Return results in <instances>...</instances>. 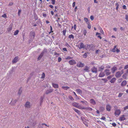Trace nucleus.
Returning a JSON list of instances; mask_svg holds the SVG:
<instances>
[{
  "instance_id": "1",
  "label": "nucleus",
  "mask_w": 128,
  "mask_h": 128,
  "mask_svg": "<svg viewBox=\"0 0 128 128\" xmlns=\"http://www.w3.org/2000/svg\"><path fill=\"white\" fill-rule=\"evenodd\" d=\"M77 46L78 47L79 49L80 50L82 48H84L86 46L84 45L83 43L80 42Z\"/></svg>"
},
{
  "instance_id": "2",
  "label": "nucleus",
  "mask_w": 128,
  "mask_h": 128,
  "mask_svg": "<svg viewBox=\"0 0 128 128\" xmlns=\"http://www.w3.org/2000/svg\"><path fill=\"white\" fill-rule=\"evenodd\" d=\"M94 47V45L92 44H87L86 46V50H90Z\"/></svg>"
},
{
  "instance_id": "3",
  "label": "nucleus",
  "mask_w": 128,
  "mask_h": 128,
  "mask_svg": "<svg viewBox=\"0 0 128 128\" xmlns=\"http://www.w3.org/2000/svg\"><path fill=\"white\" fill-rule=\"evenodd\" d=\"M121 113V111L120 109H116L115 110L114 114L115 116H118Z\"/></svg>"
},
{
  "instance_id": "4",
  "label": "nucleus",
  "mask_w": 128,
  "mask_h": 128,
  "mask_svg": "<svg viewBox=\"0 0 128 128\" xmlns=\"http://www.w3.org/2000/svg\"><path fill=\"white\" fill-rule=\"evenodd\" d=\"M116 46H114V48L112 49V50L111 51L114 52H117L118 53L120 52V50L118 48H116Z\"/></svg>"
},
{
  "instance_id": "5",
  "label": "nucleus",
  "mask_w": 128,
  "mask_h": 128,
  "mask_svg": "<svg viewBox=\"0 0 128 128\" xmlns=\"http://www.w3.org/2000/svg\"><path fill=\"white\" fill-rule=\"evenodd\" d=\"M123 73V71H122V73L120 72H118L116 74L115 76L116 78H119L121 76V75Z\"/></svg>"
},
{
  "instance_id": "6",
  "label": "nucleus",
  "mask_w": 128,
  "mask_h": 128,
  "mask_svg": "<svg viewBox=\"0 0 128 128\" xmlns=\"http://www.w3.org/2000/svg\"><path fill=\"white\" fill-rule=\"evenodd\" d=\"M69 64L71 65H72L76 64V61L74 60H72L69 61Z\"/></svg>"
},
{
  "instance_id": "7",
  "label": "nucleus",
  "mask_w": 128,
  "mask_h": 128,
  "mask_svg": "<svg viewBox=\"0 0 128 128\" xmlns=\"http://www.w3.org/2000/svg\"><path fill=\"white\" fill-rule=\"evenodd\" d=\"M44 51H42L40 54V55H39V56L38 57V60H40L41 58H42V56H43L44 54Z\"/></svg>"
},
{
  "instance_id": "8",
  "label": "nucleus",
  "mask_w": 128,
  "mask_h": 128,
  "mask_svg": "<svg viewBox=\"0 0 128 128\" xmlns=\"http://www.w3.org/2000/svg\"><path fill=\"white\" fill-rule=\"evenodd\" d=\"M26 107L27 108H30V103L28 102H27L25 104Z\"/></svg>"
},
{
  "instance_id": "9",
  "label": "nucleus",
  "mask_w": 128,
  "mask_h": 128,
  "mask_svg": "<svg viewBox=\"0 0 128 128\" xmlns=\"http://www.w3.org/2000/svg\"><path fill=\"white\" fill-rule=\"evenodd\" d=\"M92 71L93 72L96 73L97 72V68L95 67L94 66L91 69Z\"/></svg>"
},
{
  "instance_id": "10",
  "label": "nucleus",
  "mask_w": 128,
  "mask_h": 128,
  "mask_svg": "<svg viewBox=\"0 0 128 128\" xmlns=\"http://www.w3.org/2000/svg\"><path fill=\"white\" fill-rule=\"evenodd\" d=\"M124 115H122L119 118V120L120 121H121L125 120V118Z\"/></svg>"
},
{
  "instance_id": "11",
  "label": "nucleus",
  "mask_w": 128,
  "mask_h": 128,
  "mask_svg": "<svg viewBox=\"0 0 128 128\" xmlns=\"http://www.w3.org/2000/svg\"><path fill=\"white\" fill-rule=\"evenodd\" d=\"M117 69V67L115 66H114L111 69L112 73L113 74L114 73Z\"/></svg>"
},
{
  "instance_id": "12",
  "label": "nucleus",
  "mask_w": 128,
  "mask_h": 128,
  "mask_svg": "<svg viewBox=\"0 0 128 128\" xmlns=\"http://www.w3.org/2000/svg\"><path fill=\"white\" fill-rule=\"evenodd\" d=\"M111 106L110 105L107 104L106 105V108L107 111H110L111 110Z\"/></svg>"
},
{
  "instance_id": "13",
  "label": "nucleus",
  "mask_w": 128,
  "mask_h": 128,
  "mask_svg": "<svg viewBox=\"0 0 128 128\" xmlns=\"http://www.w3.org/2000/svg\"><path fill=\"white\" fill-rule=\"evenodd\" d=\"M18 56H16L14 58L13 60L12 61V62L13 63H16V62L18 60Z\"/></svg>"
},
{
  "instance_id": "14",
  "label": "nucleus",
  "mask_w": 128,
  "mask_h": 128,
  "mask_svg": "<svg viewBox=\"0 0 128 128\" xmlns=\"http://www.w3.org/2000/svg\"><path fill=\"white\" fill-rule=\"evenodd\" d=\"M53 91V90L52 89H50L48 90H47L46 91V94H48L52 92Z\"/></svg>"
},
{
  "instance_id": "15",
  "label": "nucleus",
  "mask_w": 128,
  "mask_h": 128,
  "mask_svg": "<svg viewBox=\"0 0 128 128\" xmlns=\"http://www.w3.org/2000/svg\"><path fill=\"white\" fill-rule=\"evenodd\" d=\"M77 66L79 67H82L84 66V64L81 62H80L79 64H78L77 65Z\"/></svg>"
},
{
  "instance_id": "16",
  "label": "nucleus",
  "mask_w": 128,
  "mask_h": 128,
  "mask_svg": "<svg viewBox=\"0 0 128 128\" xmlns=\"http://www.w3.org/2000/svg\"><path fill=\"white\" fill-rule=\"evenodd\" d=\"M77 108H78L79 109H86V108L85 107H84L83 106H82L80 105H79V104H78V106L77 107Z\"/></svg>"
},
{
  "instance_id": "17",
  "label": "nucleus",
  "mask_w": 128,
  "mask_h": 128,
  "mask_svg": "<svg viewBox=\"0 0 128 128\" xmlns=\"http://www.w3.org/2000/svg\"><path fill=\"white\" fill-rule=\"evenodd\" d=\"M105 72L106 75L108 76L110 74V70H106L105 71Z\"/></svg>"
},
{
  "instance_id": "18",
  "label": "nucleus",
  "mask_w": 128,
  "mask_h": 128,
  "mask_svg": "<svg viewBox=\"0 0 128 128\" xmlns=\"http://www.w3.org/2000/svg\"><path fill=\"white\" fill-rule=\"evenodd\" d=\"M76 91L79 94H82V91L80 89H77L76 90Z\"/></svg>"
},
{
  "instance_id": "19",
  "label": "nucleus",
  "mask_w": 128,
  "mask_h": 128,
  "mask_svg": "<svg viewBox=\"0 0 128 128\" xmlns=\"http://www.w3.org/2000/svg\"><path fill=\"white\" fill-rule=\"evenodd\" d=\"M12 25H10L7 29V30L8 32H10L12 30Z\"/></svg>"
},
{
  "instance_id": "20",
  "label": "nucleus",
  "mask_w": 128,
  "mask_h": 128,
  "mask_svg": "<svg viewBox=\"0 0 128 128\" xmlns=\"http://www.w3.org/2000/svg\"><path fill=\"white\" fill-rule=\"evenodd\" d=\"M127 84V82L126 81L124 80L121 83V86H125Z\"/></svg>"
},
{
  "instance_id": "21",
  "label": "nucleus",
  "mask_w": 128,
  "mask_h": 128,
  "mask_svg": "<svg viewBox=\"0 0 128 128\" xmlns=\"http://www.w3.org/2000/svg\"><path fill=\"white\" fill-rule=\"evenodd\" d=\"M90 103L94 105L96 104V102L93 99H91L90 100Z\"/></svg>"
},
{
  "instance_id": "22",
  "label": "nucleus",
  "mask_w": 128,
  "mask_h": 128,
  "mask_svg": "<svg viewBox=\"0 0 128 128\" xmlns=\"http://www.w3.org/2000/svg\"><path fill=\"white\" fill-rule=\"evenodd\" d=\"M78 104L76 102H73L72 103V105L74 106L75 107L77 108V107L78 106Z\"/></svg>"
},
{
  "instance_id": "23",
  "label": "nucleus",
  "mask_w": 128,
  "mask_h": 128,
  "mask_svg": "<svg viewBox=\"0 0 128 128\" xmlns=\"http://www.w3.org/2000/svg\"><path fill=\"white\" fill-rule=\"evenodd\" d=\"M62 88L64 90H67L70 88V87L68 86H62Z\"/></svg>"
},
{
  "instance_id": "24",
  "label": "nucleus",
  "mask_w": 128,
  "mask_h": 128,
  "mask_svg": "<svg viewBox=\"0 0 128 128\" xmlns=\"http://www.w3.org/2000/svg\"><path fill=\"white\" fill-rule=\"evenodd\" d=\"M52 86L55 88H58V84L53 83L52 84Z\"/></svg>"
},
{
  "instance_id": "25",
  "label": "nucleus",
  "mask_w": 128,
  "mask_h": 128,
  "mask_svg": "<svg viewBox=\"0 0 128 128\" xmlns=\"http://www.w3.org/2000/svg\"><path fill=\"white\" fill-rule=\"evenodd\" d=\"M73 110H74L78 114H80V111L76 109L75 108H73Z\"/></svg>"
},
{
  "instance_id": "26",
  "label": "nucleus",
  "mask_w": 128,
  "mask_h": 128,
  "mask_svg": "<svg viewBox=\"0 0 128 128\" xmlns=\"http://www.w3.org/2000/svg\"><path fill=\"white\" fill-rule=\"evenodd\" d=\"M105 75L104 74L103 72H100L99 75V76L100 77H102L104 76Z\"/></svg>"
},
{
  "instance_id": "27",
  "label": "nucleus",
  "mask_w": 128,
  "mask_h": 128,
  "mask_svg": "<svg viewBox=\"0 0 128 128\" xmlns=\"http://www.w3.org/2000/svg\"><path fill=\"white\" fill-rule=\"evenodd\" d=\"M104 67L103 66H102L101 67H99L98 70L99 71H102L104 69Z\"/></svg>"
},
{
  "instance_id": "28",
  "label": "nucleus",
  "mask_w": 128,
  "mask_h": 128,
  "mask_svg": "<svg viewBox=\"0 0 128 128\" xmlns=\"http://www.w3.org/2000/svg\"><path fill=\"white\" fill-rule=\"evenodd\" d=\"M116 80V78H112V79L110 81V82L112 83H114L115 81Z\"/></svg>"
},
{
  "instance_id": "29",
  "label": "nucleus",
  "mask_w": 128,
  "mask_h": 128,
  "mask_svg": "<svg viewBox=\"0 0 128 128\" xmlns=\"http://www.w3.org/2000/svg\"><path fill=\"white\" fill-rule=\"evenodd\" d=\"M89 67L87 66H85L84 70L86 72H88L89 71Z\"/></svg>"
},
{
  "instance_id": "30",
  "label": "nucleus",
  "mask_w": 128,
  "mask_h": 128,
  "mask_svg": "<svg viewBox=\"0 0 128 128\" xmlns=\"http://www.w3.org/2000/svg\"><path fill=\"white\" fill-rule=\"evenodd\" d=\"M19 32V30H16L14 32V35H17V34H18Z\"/></svg>"
},
{
  "instance_id": "31",
  "label": "nucleus",
  "mask_w": 128,
  "mask_h": 128,
  "mask_svg": "<svg viewBox=\"0 0 128 128\" xmlns=\"http://www.w3.org/2000/svg\"><path fill=\"white\" fill-rule=\"evenodd\" d=\"M87 24L88 25V28L89 29L91 28V26L90 24V23L89 22H87Z\"/></svg>"
},
{
  "instance_id": "32",
  "label": "nucleus",
  "mask_w": 128,
  "mask_h": 128,
  "mask_svg": "<svg viewBox=\"0 0 128 128\" xmlns=\"http://www.w3.org/2000/svg\"><path fill=\"white\" fill-rule=\"evenodd\" d=\"M100 34L98 33V32H96V35L97 36H97V37L100 38V39H101L102 38V37L100 35Z\"/></svg>"
},
{
  "instance_id": "33",
  "label": "nucleus",
  "mask_w": 128,
  "mask_h": 128,
  "mask_svg": "<svg viewBox=\"0 0 128 128\" xmlns=\"http://www.w3.org/2000/svg\"><path fill=\"white\" fill-rule=\"evenodd\" d=\"M68 38H72L74 39V36L72 34L69 35L68 36Z\"/></svg>"
},
{
  "instance_id": "34",
  "label": "nucleus",
  "mask_w": 128,
  "mask_h": 128,
  "mask_svg": "<svg viewBox=\"0 0 128 128\" xmlns=\"http://www.w3.org/2000/svg\"><path fill=\"white\" fill-rule=\"evenodd\" d=\"M31 35L33 37V38H34L35 36V33L34 32H31L30 33Z\"/></svg>"
},
{
  "instance_id": "35",
  "label": "nucleus",
  "mask_w": 128,
  "mask_h": 128,
  "mask_svg": "<svg viewBox=\"0 0 128 128\" xmlns=\"http://www.w3.org/2000/svg\"><path fill=\"white\" fill-rule=\"evenodd\" d=\"M16 100H12L10 103V104H13V103H16Z\"/></svg>"
},
{
  "instance_id": "36",
  "label": "nucleus",
  "mask_w": 128,
  "mask_h": 128,
  "mask_svg": "<svg viewBox=\"0 0 128 128\" xmlns=\"http://www.w3.org/2000/svg\"><path fill=\"white\" fill-rule=\"evenodd\" d=\"M22 92V90L21 89V88H20V89H19V90H18V94L19 95H20Z\"/></svg>"
},
{
  "instance_id": "37",
  "label": "nucleus",
  "mask_w": 128,
  "mask_h": 128,
  "mask_svg": "<svg viewBox=\"0 0 128 128\" xmlns=\"http://www.w3.org/2000/svg\"><path fill=\"white\" fill-rule=\"evenodd\" d=\"M45 77V74L44 72H43L42 75V76L41 77V78H43Z\"/></svg>"
},
{
  "instance_id": "38",
  "label": "nucleus",
  "mask_w": 128,
  "mask_h": 128,
  "mask_svg": "<svg viewBox=\"0 0 128 128\" xmlns=\"http://www.w3.org/2000/svg\"><path fill=\"white\" fill-rule=\"evenodd\" d=\"M104 110V108L103 106H101L100 107V110L102 111H103Z\"/></svg>"
},
{
  "instance_id": "39",
  "label": "nucleus",
  "mask_w": 128,
  "mask_h": 128,
  "mask_svg": "<svg viewBox=\"0 0 128 128\" xmlns=\"http://www.w3.org/2000/svg\"><path fill=\"white\" fill-rule=\"evenodd\" d=\"M123 93H119L118 94V98L121 97L123 95Z\"/></svg>"
},
{
  "instance_id": "40",
  "label": "nucleus",
  "mask_w": 128,
  "mask_h": 128,
  "mask_svg": "<svg viewBox=\"0 0 128 128\" xmlns=\"http://www.w3.org/2000/svg\"><path fill=\"white\" fill-rule=\"evenodd\" d=\"M68 98L70 100H74L73 98L71 96H69Z\"/></svg>"
},
{
  "instance_id": "41",
  "label": "nucleus",
  "mask_w": 128,
  "mask_h": 128,
  "mask_svg": "<svg viewBox=\"0 0 128 128\" xmlns=\"http://www.w3.org/2000/svg\"><path fill=\"white\" fill-rule=\"evenodd\" d=\"M116 9L117 10H118V8L119 6V5L118 4V3H116Z\"/></svg>"
},
{
  "instance_id": "42",
  "label": "nucleus",
  "mask_w": 128,
  "mask_h": 128,
  "mask_svg": "<svg viewBox=\"0 0 128 128\" xmlns=\"http://www.w3.org/2000/svg\"><path fill=\"white\" fill-rule=\"evenodd\" d=\"M84 21L86 22V23H87V22H88V19L87 18H84Z\"/></svg>"
},
{
  "instance_id": "43",
  "label": "nucleus",
  "mask_w": 128,
  "mask_h": 128,
  "mask_svg": "<svg viewBox=\"0 0 128 128\" xmlns=\"http://www.w3.org/2000/svg\"><path fill=\"white\" fill-rule=\"evenodd\" d=\"M62 32L63 34L64 35V36H65V35H66V30H64L62 31Z\"/></svg>"
},
{
  "instance_id": "44",
  "label": "nucleus",
  "mask_w": 128,
  "mask_h": 128,
  "mask_svg": "<svg viewBox=\"0 0 128 128\" xmlns=\"http://www.w3.org/2000/svg\"><path fill=\"white\" fill-rule=\"evenodd\" d=\"M80 102H82L83 104H86L87 103V102L85 100L84 101H80Z\"/></svg>"
},
{
  "instance_id": "45",
  "label": "nucleus",
  "mask_w": 128,
  "mask_h": 128,
  "mask_svg": "<svg viewBox=\"0 0 128 128\" xmlns=\"http://www.w3.org/2000/svg\"><path fill=\"white\" fill-rule=\"evenodd\" d=\"M87 33V31L86 30H84L83 31V34H84V36L86 35V34Z\"/></svg>"
},
{
  "instance_id": "46",
  "label": "nucleus",
  "mask_w": 128,
  "mask_h": 128,
  "mask_svg": "<svg viewBox=\"0 0 128 128\" xmlns=\"http://www.w3.org/2000/svg\"><path fill=\"white\" fill-rule=\"evenodd\" d=\"M83 56L84 58H86V53H84Z\"/></svg>"
},
{
  "instance_id": "47",
  "label": "nucleus",
  "mask_w": 128,
  "mask_h": 128,
  "mask_svg": "<svg viewBox=\"0 0 128 128\" xmlns=\"http://www.w3.org/2000/svg\"><path fill=\"white\" fill-rule=\"evenodd\" d=\"M128 109V106H126L124 108V110H125Z\"/></svg>"
},
{
  "instance_id": "48",
  "label": "nucleus",
  "mask_w": 128,
  "mask_h": 128,
  "mask_svg": "<svg viewBox=\"0 0 128 128\" xmlns=\"http://www.w3.org/2000/svg\"><path fill=\"white\" fill-rule=\"evenodd\" d=\"M52 3V4H54L55 2V0H51Z\"/></svg>"
},
{
  "instance_id": "49",
  "label": "nucleus",
  "mask_w": 128,
  "mask_h": 128,
  "mask_svg": "<svg viewBox=\"0 0 128 128\" xmlns=\"http://www.w3.org/2000/svg\"><path fill=\"white\" fill-rule=\"evenodd\" d=\"M128 68V64L126 65L124 67V69H126Z\"/></svg>"
},
{
  "instance_id": "50",
  "label": "nucleus",
  "mask_w": 128,
  "mask_h": 128,
  "mask_svg": "<svg viewBox=\"0 0 128 128\" xmlns=\"http://www.w3.org/2000/svg\"><path fill=\"white\" fill-rule=\"evenodd\" d=\"M62 60V59L61 58L59 57L58 58V62H60Z\"/></svg>"
},
{
  "instance_id": "51",
  "label": "nucleus",
  "mask_w": 128,
  "mask_h": 128,
  "mask_svg": "<svg viewBox=\"0 0 128 128\" xmlns=\"http://www.w3.org/2000/svg\"><path fill=\"white\" fill-rule=\"evenodd\" d=\"M100 119L104 120H106V118L104 117H102Z\"/></svg>"
},
{
  "instance_id": "52",
  "label": "nucleus",
  "mask_w": 128,
  "mask_h": 128,
  "mask_svg": "<svg viewBox=\"0 0 128 128\" xmlns=\"http://www.w3.org/2000/svg\"><path fill=\"white\" fill-rule=\"evenodd\" d=\"M34 18L36 20H37L38 19V17L37 16H34Z\"/></svg>"
},
{
  "instance_id": "53",
  "label": "nucleus",
  "mask_w": 128,
  "mask_h": 128,
  "mask_svg": "<svg viewBox=\"0 0 128 128\" xmlns=\"http://www.w3.org/2000/svg\"><path fill=\"white\" fill-rule=\"evenodd\" d=\"M90 18L92 20L94 19L93 16H90Z\"/></svg>"
},
{
  "instance_id": "54",
  "label": "nucleus",
  "mask_w": 128,
  "mask_h": 128,
  "mask_svg": "<svg viewBox=\"0 0 128 128\" xmlns=\"http://www.w3.org/2000/svg\"><path fill=\"white\" fill-rule=\"evenodd\" d=\"M2 16L4 18H6V14H4Z\"/></svg>"
},
{
  "instance_id": "55",
  "label": "nucleus",
  "mask_w": 128,
  "mask_h": 128,
  "mask_svg": "<svg viewBox=\"0 0 128 128\" xmlns=\"http://www.w3.org/2000/svg\"><path fill=\"white\" fill-rule=\"evenodd\" d=\"M112 126L114 127L116 126V124L115 123H112Z\"/></svg>"
},
{
  "instance_id": "56",
  "label": "nucleus",
  "mask_w": 128,
  "mask_h": 128,
  "mask_svg": "<svg viewBox=\"0 0 128 128\" xmlns=\"http://www.w3.org/2000/svg\"><path fill=\"white\" fill-rule=\"evenodd\" d=\"M21 12V10H20L18 11V14L19 16H20V14Z\"/></svg>"
},
{
  "instance_id": "57",
  "label": "nucleus",
  "mask_w": 128,
  "mask_h": 128,
  "mask_svg": "<svg viewBox=\"0 0 128 128\" xmlns=\"http://www.w3.org/2000/svg\"><path fill=\"white\" fill-rule=\"evenodd\" d=\"M74 28L75 30H76V24H75L74 25Z\"/></svg>"
},
{
  "instance_id": "58",
  "label": "nucleus",
  "mask_w": 128,
  "mask_h": 128,
  "mask_svg": "<svg viewBox=\"0 0 128 128\" xmlns=\"http://www.w3.org/2000/svg\"><path fill=\"white\" fill-rule=\"evenodd\" d=\"M126 5H124L123 6V8L124 9H126Z\"/></svg>"
},
{
  "instance_id": "59",
  "label": "nucleus",
  "mask_w": 128,
  "mask_h": 128,
  "mask_svg": "<svg viewBox=\"0 0 128 128\" xmlns=\"http://www.w3.org/2000/svg\"><path fill=\"white\" fill-rule=\"evenodd\" d=\"M126 20L128 21V15H126Z\"/></svg>"
},
{
  "instance_id": "60",
  "label": "nucleus",
  "mask_w": 128,
  "mask_h": 128,
  "mask_svg": "<svg viewBox=\"0 0 128 128\" xmlns=\"http://www.w3.org/2000/svg\"><path fill=\"white\" fill-rule=\"evenodd\" d=\"M76 2H74L72 4V6L73 7H74L75 6Z\"/></svg>"
},
{
  "instance_id": "61",
  "label": "nucleus",
  "mask_w": 128,
  "mask_h": 128,
  "mask_svg": "<svg viewBox=\"0 0 128 128\" xmlns=\"http://www.w3.org/2000/svg\"><path fill=\"white\" fill-rule=\"evenodd\" d=\"M100 50L99 49L97 50L96 51V54L98 53V52H100Z\"/></svg>"
},
{
  "instance_id": "62",
  "label": "nucleus",
  "mask_w": 128,
  "mask_h": 128,
  "mask_svg": "<svg viewBox=\"0 0 128 128\" xmlns=\"http://www.w3.org/2000/svg\"><path fill=\"white\" fill-rule=\"evenodd\" d=\"M62 50H63L64 51H67L66 49L65 48H63Z\"/></svg>"
},
{
  "instance_id": "63",
  "label": "nucleus",
  "mask_w": 128,
  "mask_h": 128,
  "mask_svg": "<svg viewBox=\"0 0 128 128\" xmlns=\"http://www.w3.org/2000/svg\"><path fill=\"white\" fill-rule=\"evenodd\" d=\"M122 79H119L118 80V82H120L122 81Z\"/></svg>"
},
{
  "instance_id": "64",
  "label": "nucleus",
  "mask_w": 128,
  "mask_h": 128,
  "mask_svg": "<svg viewBox=\"0 0 128 128\" xmlns=\"http://www.w3.org/2000/svg\"><path fill=\"white\" fill-rule=\"evenodd\" d=\"M49 6L51 8H54L53 6L51 5H50Z\"/></svg>"
}]
</instances>
